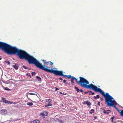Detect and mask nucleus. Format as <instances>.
I'll return each mask as SVG.
<instances>
[{
	"label": "nucleus",
	"instance_id": "obj_1",
	"mask_svg": "<svg viewBox=\"0 0 123 123\" xmlns=\"http://www.w3.org/2000/svg\"><path fill=\"white\" fill-rule=\"evenodd\" d=\"M21 59H25L27 61L29 64H34L37 67L46 72L53 73L56 76L59 75L63 77H66L68 79L72 78V76L71 75L63 74V73L62 71H59L57 70H54L53 68H51L50 69H48V67L45 65H43V67L36 59L30 55L25 51L21 49Z\"/></svg>",
	"mask_w": 123,
	"mask_h": 123
},
{
	"label": "nucleus",
	"instance_id": "obj_2",
	"mask_svg": "<svg viewBox=\"0 0 123 123\" xmlns=\"http://www.w3.org/2000/svg\"><path fill=\"white\" fill-rule=\"evenodd\" d=\"M74 80L76 81V82L78 85L81 87L87 88L88 89H91L96 92H97L99 88L98 87L92 84L87 85L89 84L88 81L83 78L80 76L79 77L80 79L79 81H78V79H76L73 77Z\"/></svg>",
	"mask_w": 123,
	"mask_h": 123
},
{
	"label": "nucleus",
	"instance_id": "obj_3",
	"mask_svg": "<svg viewBox=\"0 0 123 123\" xmlns=\"http://www.w3.org/2000/svg\"><path fill=\"white\" fill-rule=\"evenodd\" d=\"M97 92L100 93L104 97L105 102L107 103L108 106H113L116 109L117 108L115 106L117 105V103L115 100H113L114 99L113 98L109 93L107 92L105 94L104 92L100 88Z\"/></svg>",
	"mask_w": 123,
	"mask_h": 123
},
{
	"label": "nucleus",
	"instance_id": "obj_4",
	"mask_svg": "<svg viewBox=\"0 0 123 123\" xmlns=\"http://www.w3.org/2000/svg\"><path fill=\"white\" fill-rule=\"evenodd\" d=\"M32 99L33 101H32L33 102H37L40 100L39 98L37 96V95H35L32 98Z\"/></svg>",
	"mask_w": 123,
	"mask_h": 123
},
{
	"label": "nucleus",
	"instance_id": "obj_5",
	"mask_svg": "<svg viewBox=\"0 0 123 123\" xmlns=\"http://www.w3.org/2000/svg\"><path fill=\"white\" fill-rule=\"evenodd\" d=\"M7 113V111L5 109L1 110L0 111L1 114L3 115H4L6 114Z\"/></svg>",
	"mask_w": 123,
	"mask_h": 123
},
{
	"label": "nucleus",
	"instance_id": "obj_6",
	"mask_svg": "<svg viewBox=\"0 0 123 123\" xmlns=\"http://www.w3.org/2000/svg\"><path fill=\"white\" fill-rule=\"evenodd\" d=\"M83 104H86L90 106L91 105V103L90 102H89L88 101H86L84 102Z\"/></svg>",
	"mask_w": 123,
	"mask_h": 123
},
{
	"label": "nucleus",
	"instance_id": "obj_7",
	"mask_svg": "<svg viewBox=\"0 0 123 123\" xmlns=\"http://www.w3.org/2000/svg\"><path fill=\"white\" fill-rule=\"evenodd\" d=\"M13 67L15 69L17 70L19 67V66L17 64L13 66Z\"/></svg>",
	"mask_w": 123,
	"mask_h": 123
},
{
	"label": "nucleus",
	"instance_id": "obj_8",
	"mask_svg": "<svg viewBox=\"0 0 123 123\" xmlns=\"http://www.w3.org/2000/svg\"><path fill=\"white\" fill-rule=\"evenodd\" d=\"M109 111H111L110 110H104L103 111V113L104 114H108L109 113Z\"/></svg>",
	"mask_w": 123,
	"mask_h": 123
},
{
	"label": "nucleus",
	"instance_id": "obj_9",
	"mask_svg": "<svg viewBox=\"0 0 123 123\" xmlns=\"http://www.w3.org/2000/svg\"><path fill=\"white\" fill-rule=\"evenodd\" d=\"M45 101L47 103H50L52 100L51 99H46L45 100Z\"/></svg>",
	"mask_w": 123,
	"mask_h": 123
},
{
	"label": "nucleus",
	"instance_id": "obj_10",
	"mask_svg": "<svg viewBox=\"0 0 123 123\" xmlns=\"http://www.w3.org/2000/svg\"><path fill=\"white\" fill-rule=\"evenodd\" d=\"M49 62L50 63V65H52L53 64V63L51 62H44V63L45 64H47V65H48V63L49 64Z\"/></svg>",
	"mask_w": 123,
	"mask_h": 123
},
{
	"label": "nucleus",
	"instance_id": "obj_11",
	"mask_svg": "<svg viewBox=\"0 0 123 123\" xmlns=\"http://www.w3.org/2000/svg\"><path fill=\"white\" fill-rule=\"evenodd\" d=\"M2 99L3 100V101L4 103H8V101L6 100L5 98H2Z\"/></svg>",
	"mask_w": 123,
	"mask_h": 123
},
{
	"label": "nucleus",
	"instance_id": "obj_12",
	"mask_svg": "<svg viewBox=\"0 0 123 123\" xmlns=\"http://www.w3.org/2000/svg\"><path fill=\"white\" fill-rule=\"evenodd\" d=\"M52 104L51 103H48L46 105H45V107H47L48 106H52Z\"/></svg>",
	"mask_w": 123,
	"mask_h": 123
},
{
	"label": "nucleus",
	"instance_id": "obj_13",
	"mask_svg": "<svg viewBox=\"0 0 123 123\" xmlns=\"http://www.w3.org/2000/svg\"><path fill=\"white\" fill-rule=\"evenodd\" d=\"M27 105L29 106H31L33 105V103L31 102H29L27 103Z\"/></svg>",
	"mask_w": 123,
	"mask_h": 123
},
{
	"label": "nucleus",
	"instance_id": "obj_14",
	"mask_svg": "<svg viewBox=\"0 0 123 123\" xmlns=\"http://www.w3.org/2000/svg\"><path fill=\"white\" fill-rule=\"evenodd\" d=\"M94 97L95 99H96V98H100V96L99 95H97L96 96H94Z\"/></svg>",
	"mask_w": 123,
	"mask_h": 123
},
{
	"label": "nucleus",
	"instance_id": "obj_15",
	"mask_svg": "<svg viewBox=\"0 0 123 123\" xmlns=\"http://www.w3.org/2000/svg\"><path fill=\"white\" fill-rule=\"evenodd\" d=\"M34 123H39L40 121L38 120H33Z\"/></svg>",
	"mask_w": 123,
	"mask_h": 123
},
{
	"label": "nucleus",
	"instance_id": "obj_16",
	"mask_svg": "<svg viewBox=\"0 0 123 123\" xmlns=\"http://www.w3.org/2000/svg\"><path fill=\"white\" fill-rule=\"evenodd\" d=\"M36 78L39 81H41V78H40L38 76H36Z\"/></svg>",
	"mask_w": 123,
	"mask_h": 123
},
{
	"label": "nucleus",
	"instance_id": "obj_17",
	"mask_svg": "<svg viewBox=\"0 0 123 123\" xmlns=\"http://www.w3.org/2000/svg\"><path fill=\"white\" fill-rule=\"evenodd\" d=\"M74 89L76 90V91L78 92H79L80 91V90L76 86L74 87Z\"/></svg>",
	"mask_w": 123,
	"mask_h": 123
},
{
	"label": "nucleus",
	"instance_id": "obj_18",
	"mask_svg": "<svg viewBox=\"0 0 123 123\" xmlns=\"http://www.w3.org/2000/svg\"><path fill=\"white\" fill-rule=\"evenodd\" d=\"M73 77L71 78V83H74V79H73L74 78Z\"/></svg>",
	"mask_w": 123,
	"mask_h": 123
},
{
	"label": "nucleus",
	"instance_id": "obj_19",
	"mask_svg": "<svg viewBox=\"0 0 123 123\" xmlns=\"http://www.w3.org/2000/svg\"><path fill=\"white\" fill-rule=\"evenodd\" d=\"M121 116H123V110H122L120 112Z\"/></svg>",
	"mask_w": 123,
	"mask_h": 123
},
{
	"label": "nucleus",
	"instance_id": "obj_20",
	"mask_svg": "<svg viewBox=\"0 0 123 123\" xmlns=\"http://www.w3.org/2000/svg\"><path fill=\"white\" fill-rule=\"evenodd\" d=\"M59 122L60 123H64V121L61 119H59Z\"/></svg>",
	"mask_w": 123,
	"mask_h": 123
},
{
	"label": "nucleus",
	"instance_id": "obj_21",
	"mask_svg": "<svg viewBox=\"0 0 123 123\" xmlns=\"http://www.w3.org/2000/svg\"><path fill=\"white\" fill-rule=\"evenodd\" d=\"M94 112V110L93 109L91 110L90 111V112L91 114H92V113H93Z\"/></svg>",
	"mask_w": 123,
	"mask_h": 123
},
{
	"label": "nucleus",
	"instance_id": "obj_22",
	"mask_svg": "<svg viewBox=\"0 0 123 123\" xmlns=\"http://www.w3.org/2000/svg\"><path fill=\"white\" fill-rule=\"evenodd\" d=\"M23 67L25 69H28V68L24 65H23Z\"/></svg>",
	"mask_w": 123,
	"mask_h": 123
},
{
	"label": "nucleus",
	"instance_id": "obj_23",
	"mask_svg": "<svg viewBox=\"0 0 123 123\" xmlns=\"http://www.w3.org/2000/svg\"><path fill=\"white\" fill-rule=\"evenodd\" d=\"M32 76L35 75L36 74V73L35 72H32L31 73Z\"/></svg>",
	"mask_w": 123,
	"mask_h": 123
},
{
	"label": "nucleus",
	"instance_id": "obj_24",
	"mask_svg": "<svg viewBox=\"0 0 123 123\" xmlns=\"http://www.w3.org/2000/svg\"><path fill=\"white\" fill-rule=\"evenodd\" d=\"M59 119H56L55 120V123L58 122H59Z\"/></svg>",
	"mask_w": 123,
	"mask_h": 123
},
{
	"label": "nucleus",
	"instance_id": "obj_25",
	"mask_svg": "<svg viewBox=\"0 0 123 123\" xmlns=\"http://www.w3.org/2000/svg\"><path fill=\"white\" fill-rule=\"evenodd\" d=\"M5 90H8V91H10L11 90V89H9V88L7 87H6L5 88Z\"/></svg>",
	"mask_w": 123,
	"mask_h": 123
},
{
	"label": "nucleus",
	"instance_id": "obj_26",
	"mask_svg": "<svg viewBox=\"0 0 123 123\" xmlns=\"http://www.w3.org/2000/svg\"><path fill=\"white\" fill-rule=\"evenodd\" d=\"M28 94H30L31 95H34V96H35V95H37L35 93H28Z\"/></svg>",
	"mask_w": 123,
	"mask_h": 123
},
{
	"label": "nucleus",
	"instance_id": "obj_27",
	"mask_svg": "<svg viewBox=\"0 0 123 123\" xmlns=\"http://www.w3.org/2000/svg\"><path fill=\"white\" fill-rule=\"evenodd\" d=\"M8 104H12V102L11 101H8Z\"/></svg>",
	"mask_w": 123,
	"mask_h": 123
},
{
	"label": "nucleus",
	"instance_id": "obj_28",
	"mask_svg": "<svg viewBox=\"0 0 123 123\" xmlns=\"http://www.w3.org/2000/svg\"><path fill=\"white\" fill-rule=\"evenodd\" d=\"M114 118V117H112L111 118V121L112 122H113V119Z\"/></svg>",
	"mask_w": 123,
	"mask_h": 123
},
{
	"label": "nucleus",
	"instance_id": "obj_29",
	"mask_svg": "<svg viewBox=\"0 0 123 123\" xmlns=\"http://www.w3.org/2000/svg\"><path fill=\"white\" fill-rule=\"evenodd\" d=\"M60 93L62 94H64V95H66V93H62V92H60Z\"/></svg>",
	"mask_w": 123,
	"mask_h": 123
},
{
	"label": "nucleus",
	"instance_id": "obj_30",
	"mask_svg": "<svg viewBox=\"0 0 123 123\" xmlns=\"http://www.w3.org/2000/svg\"><path fill=\"white\" fill-rule=\"evenodd\" d=\"M55 91H57L59 90V89L56 87H55Z\"/></svg>",
	"mask_w": 123,
	"mask_h": 123
},
{
	"label": "nucleus",
	"instance_id": "obj_31",
	"mask_svg": "<svg viewBox=\"0 0 123 123\" xmlns=\"http://www.w3.org/2000/svg\"><path fill=\"white\" fill-rule=\"evenodd\" d=\"M7 63L9 64V65H10V63L9 61H8L7 62Z\"/></svg>",
	"mask_w": 123,
	"mask_h": 123
},
{
	"label": "nucleus",
	"instance_id": "obj_32",
	"mask_svg": "<svg viewBox=\"0 0 123 123\" xmlns=\"http://www.w3.org/2000/svg\"><path fill=\"white\" fill-rule=\"evenodd\" d=\"M58 79H59L60 80H63V79H62V78H61V77L59 78H58Z\"/></svg>",
	"mask_w": 123,
	"mask_h": 123
},
{
	"label": "nucleus",
	"instance_id": "obj_33",
	"mask_svg": "<svg viewBox=\"0 0 123 123\" xmlns=\"http://www.w3.org/2000/svg\"><path fill=\"white\" fill-rule=\"evenodd\" d=\"M12 103L13 104H14V105H16L17 104V103H15V102H12Z\"/></svg>",
	"mask_w": 123,
	"mask_h": 123
},
{
	"label": "nucleus",
	"instance_id": "obj_34",
	"mask_svg": "<svg viewBox=\"0 0 123 123\" xmlns=\"http://www.w3.org/2000/svg\"><path fill=\"white\" fill-rule=\"evenodd\" d=\"M98 105L99 106L100 105V103L99 102H98Z\"/></svg>",
	"mask_w": 123,
	"mask_h": 123
},
{
	"label": "nucleus",
	"instance_id": "obj_35",
	"mask_svg": "<svg viewBox=\"0 0 123 123\" xmlns=\"http://www.w3.org/2000/svg\"><path fill=\"white\" fill-rule=\"evenodd\" d=\"M66 82V80H63V82L64 83H65Z\"/></svg>",
	"mask_w": 123,
	"mask_h": 123
},
{
	"label": "nucleus",
	"instance_id": "obj_36",
	"mask_svg": "<svg viewBox=\"0 0 123 123\" xmlns=\"http://www.w3.org/2000/svg\"><path fill=\"white\" fill-rule=\"evenodd\" d=\"M80 91L81 92H83V91L82 89L80 90Z\"/></svg>",
	"mask_w": 123,
	"mask_h": 123
},
{
	"label": "nucleus",
	"instance_id": "obj_37",
	"mask_svg": "<svg viewBox=\"0 0 123 123\" xmlns=\"http://www.w3.org/2000/svg\"><path fill=\"white\" fill-rule=\"evenodd\" d=\"M95 94V93L94 92H92V95H94V94Z\"/></svg>",
	"mask_w": 123,
	"mask_h": 123
},
{
	"label": "nucleus",
	"instance_id": "obj_38",
	"mask_svg": "<svg viewBox=\"0 0 123 123\" xmlns=\"http://www.w3.org/2000/svg\"><path fill=\"white\" fill-rule=\"evenodd\" d=\"M116 109H117V110L118 111H119V110L117 109V108H116Z\"/></svg>",
	"mask_w": 123,
	"mask_h": 123
},
{
	"label": "nucleus",
	"instance_id": "obj_39",
	"mask_svg": "<svg viewBox=\"0 0 123 123\" xmlns=\"http://www.w3.org/2000/svg\"><path fill=\"white\" fill-rule=\"evenodd\" d=\"M46 116H47V115H48V113L47 112H46Z\"/></svg>",
	"mask_w": 123,
	"mask_h": 123
},
{
	"label": "nucleus",
	"instance_id": "obj_40",
	"mask_svg": "<svg viewBox=\"0 0 123 123\" xmlns=\"http://www.w3.org/2000/svg\"><path fill=\"white\" fill-rule=\"evenodd\" d=\"M30 123H34V122L33 121H32Z\"/></svg>",
	"mask_w": 123,
	"mask_h": 123
},
{
	"label": "nucleus",
	"instance_id": "obj_41",
	"mask_svg": "<svg viewBox=\"0 0 123 123\" xmlns=\"http://www.w3.org/2000/svg\"><path fill=\"white\" fill-rule=\"evenodd\" d=\"M88 92H92V91H89Z\"/></svg>",
	"mask_w": 123,
	"mask_h": 123
},
{
	"label": "nucleus",
	"instance_id": "obj_42",
	"mask_svg": "<svg viewBox=\"0 0 123 123\" xmlns=\"http://www.w3.org/2000/svg\"><path fill=\"white\" fill-rule=\"evenodd\" d=\"M100 99L101 100H102L103 99V98H101Z\"/></svg>",
	"mask_w": 123,
	"mask_h": 123
},
{
	"label": "nucleus",
	"instance_id": "obj_43",
	"mask_svg": "<svg viewBox=\"0 0 123 123\" xmlns=\"http://www.w3.org/2000/svg\"><path fill=\"white\" fill-rule=\"evenodd\" d=\"M1 59H2L1 58V57H0V60H1Z\"/></svg>",
	"mask_w": 123,
	"mask_h": 123
},
{
	"label": "nucleus",
	"instance_id": "obj_44",
	"mask_svg": "<svg viewBox=\"0 0 123 123\" xmlns=\"http://www.w3.org/2000/svg\"><path fill=\"white\" fill-rule=\"evenodd\" d=\"M66 85H67L68 84V83L67 82L66 83Z\"/></svg>",
	"mask_w": 123,
	"mask_h": 123
},
{
	"label": "nucleus",
	"instance_id": "obj_45",
	"mask_svg": "<svg viewBox=\"0 0 123 123\" xmlns=\"http://www.w3.org/2000/svg\"><path fill=\"white\" fill-rule=\"evenodd\" d=\"M44 115V114H43H43H42V116H43V115Z\"/></svg>",
	"mask_w": 123,
	"mask_h": 123
},
{
	"label": "nucleus",
	"instance_id": "obj_46",
	"mask_svg": "<svg viewBox=\"0 0 123 123\" xmlns=\"http://www.w3.org/2000/svg\"><path fill=\"white\" fill-rule=\"evenodd\" d=\"M94 118H95V119H96V117H95Z\"/></svg>",
	"mask_w": 123,
	"mask_h": 123
}]
</instances>
